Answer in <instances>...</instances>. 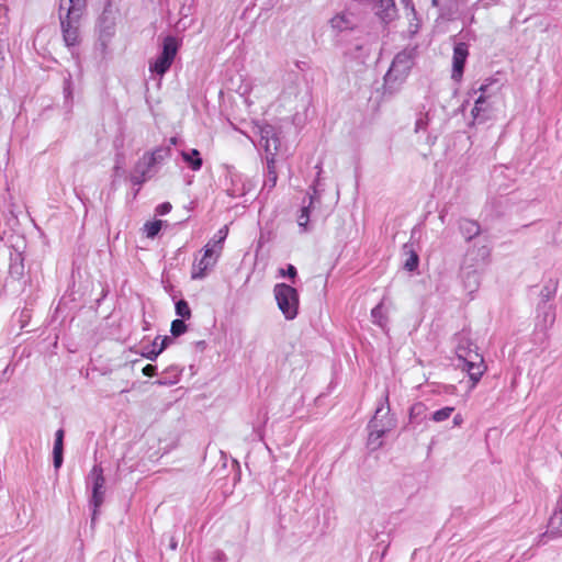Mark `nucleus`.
Returning <instances> with one entry per match:
<instances>
[{
	"label": "nucleus",
	"mask_w": 562,
	"mask_h": 562,
	"mask_svg": "<svg viewBox=\"0 0 562 562\" xmlns=\"http://www.w3.org/2000/svg\"><path fill=\"white\" fill-rule=\"evenodd\" d=\"M170 144L176 145L177 144V138L176 137L170 138Z\"/></svg>",
	"instance_id": "obj_43"
},
{
	"label": "nucleus",
	"mask_w": 562,
	"mask_h": 562,
	"mask_svg": "<svg viewBox=\"0 0 562 562\" xmlns=\"http://www.w3.org/2000/svg\"><path fill=\"white\" fill-rule=\"evenodd\" d=\"M88 481L91 483V501L92 506V521L95 520L98 510L103 504L105 495V479L103 470L100 465H94L88 475Z\"/></svg>",
	"instance_id": "obj_7"
},
{
	"label": "nucleus",
	"mask_w": 562,
	"mask_h": 562,
	"mask_svg": "<svg viewBox=\"0 0 562 562\" xmlns=\"http://www.w3.org/2000/svg\"><path fill=\"white\" fill-rule=\"evenodd\" d=\"M375 14L385 23L396 16V8L393 0H379L375 5Z\"/></svg>",
	"instance_id": "obj_13"
},
{
	"label": "nucleus",
	"mask_w": 562,
	"mask_h": 562,
	"mask_svg": "<svg viewBox=\"0 0 562 562\" xmlns=\"http://www.w3.org/2000/svg\"><path fill=\"white\" fill-rule=\"evenodd\" d=\"M469 56L468 45L465 43H458L453 48L452 56V74L451 78L460 81L463 75L464 64Z\"/></svg>",
	"instance_id": "obj_10"
},
{
	"label": "nucleus",
	"mask_w": 562,
	"mask_h": 562,
	"mask_svg": "<svg viewBox=\"0 0 562 562\" xmlns=\"http://www.w3.org/2000/svg\"><path fill=\"white\" fill-rule=\"evenodd\" d=\"M314 203V196L310 198V204L306 206H303L301 209V212L297 216V225L302 229V232H307V224L310 222V209Z\"/></svg>",
	"instance_id": "obj_18"
},
{
	"label": "nucleus",
	"mask_w": 562,
	"mask_h": 562,
	"mask_svg": "<svg viewBox=\"0 0 562 562\" xmlns=\"http://www.w3.org/2000/svg\"><path fill=\"white\" fill-rule=\"evenodd\" d=\"M203 251L202 258L192 266V279H203L207 271L216 265L221 255L220 249H215V244L212 243H207Z\"/></svg>",
	"instance_id": "obj_8"
},
{
	"label": "nucleus",
	"mask_w": 562,
	"mask_h": 562,
	"mask_svg": "<svg viewBox=\"0 0 562 562\" xmlns=\"http://www.w3.org/2000/svg\"><path fill=\"white\" fill-rule=\"evenodd\" d=\"M85 12L72 13L65 10V3L60 2L59 22L64 44L67 47H74L80 44V21Z\"/></svg>",
	"instance_id": "obj_2"
},
{
	"label": "nucleus",
	"mask_w": 562,
	"mask_h": 562,
	"mask_svg": "<svg viewBox=\"0 0 562 562\" xmlns=\"http://www.w3.org/2000/svg\"><path fill=\"white\" fill-rule=\"evenodd\" d=\"M385 435V428H379V429H369V437H368V445L372 449H378L381 447V438Z\"/></svg>",
	"instance_id": "obj_20"
},
{
	"label": "nucleus",
	"mask_w": 562,
	"mask_h": 562,
	"mask_svg": "<svg viewBox=\"0 0 562 562\" xmlns=\"http://www.w3.org/2000/svg\"><path fill=\"white\" fill-rule=\"evenodd\" d=\"M555 321V312L552 307H548L543 311V325L544 327H551Z\"/></svg>",
	"instance_id": "obj_32"
},
{
	"label": "nucleus",
	"mask_w": 562,
	"mask_h": 562,
	"mask_svg": "<svg viewBox=\"0 0 562 562\" xmlns=\"http://www.w3.org/2000/svg\"><path fill=\"white\" fill-rule=\"evenodd\" d=\"M431 3L432 5L437 7L439 4V0H432Z\"/></svg>",
	"instance_id": "obj_44"
},
{
	"label": "nucleus",
	"mask_w": 562,
	"mask_h": 562,
	"mask_svg": "<svg viewBox=\"0 0 562 562\" xmlns=\"http://www.w3.org/2000/svg\"><path fill=\"white\" fill-rule=\"evenodd\" d=\"M453 411H454V408L450 407V406L440 408L432 413L431 419L436 423H441L443 420H447L451 416Z\"/></svg>",
	"instance_id": "obj_26"
},
{
	"label": "nucleus",
	"mask_w": 562,
	"mask_h": 562,
	"mask_svg": "<svg viewBox=\"0 0 562 562\" xmlns=\"http://www.w3.org/2000/svg\"><path fill=\"white\" fill-rule=\"evenodd\" d=\"M161 225H162L161 221H154V222L146 223L144 225V231L146 233V236L148 238H154L161 229Z\"/></svg>",
	"instance_id": "obj_27"
},
{
	"label": "nucleus",
	"mask_w": 562,
	"mask_h": 562,
	"mask_svg": "<svg viewBox=\"0 0 562 562\" xmlns=\"http://www.w3.org/2000/svg\"><path fill=\"white\" fill-rule=\"evenodd\" d=\"M171 210V204L169 202L161 203L157 206L156 213L159 215H165L169 213Z\"/></svg>",
	"instance_id": "obj_36"
},
{
	"label": "nucleus",
	"mask_w": 562,
	"mask_h": 562,
	"mask_svg": "<svg viewBox=\"0 0 562 562\" xmlns=\"http://www.w3.org/2000/svg\"><path fill=\"white\" fill-rule=\"evenodd\" d=\"M176 313L178 316L182 318L191 317V310L189 307V304L184 300H180L176 303Z\"/></svg>",
	"instance_id": "obj_28"
},
{
	"label": "nucleus",
	"mask_w": 562,
	"mask_h": 562,
	"mask_svg": "<svg viewBox=\"0 0 562 562\" xmlns=\"http://www.w3.org/2000/svg\"><path fill=\"white\" fill-rule=\"evenodd\" d=\"M414 65V50L404 49L396 54L384 76L385 89L397 90L408 77Z\"/></svg>",
	"instance_id": "obj_1"
},
{
	"label": "nucleus",
	"mask_w": 562,
	"mask_h": 562,
	"mask_svg": "<svg viewBox=\"0 0 562 562\" xmlns=\"http://www.w3.org/2000/svg\"><path fill=\"white\" fill-rule=\"evenodd\" d=\"M371 317L372 322L380 327H385L387 323V316L383 310V303L378 304L372 311H371Z\"/></svg>",
	"instance_id": "obj_19"
},
{
	"label": "nucleus",
	"mask_w": 562,
	"mask_h": 562,
	"mask_svg": "<svg viewBox=\"0 0 562 562\" xmlns=\"http://www.w3.org/2000/svg\"><path fill=\"white\" fill-rule=\"evenodd\" d=\"M55 439L56 440H64V430L63 429H58L55 434Z\"/></svg>",
	"instance_id": "obj_42"
},
{
	"label": "nucleus",
	"mask_w": 562,
	"mask_h": 562,
	"mask_svg": "<svg viewBox=\"0 0 562 562\" xmlns=\"http://www.w3.org/2000/svg\"><path fill=\"white\" fill-rule=\"evenodd\" d=\"M273 294L279 310L282 312L286 319H293L299 311V294L297 291L285 283H278L273 288Z\"/></svg>",
	"instance_id": "obj_5"
},
{
	"label": "nucleus",
	"mask_w": 562,
	"mask_h": 562,
	"mask_svg": "<svg viewBox=\"0 0 562 562\" xmlns=\"http://www.w3.org/2000/svg\"><path fill=\"white\" fill-rule=\"evenodd\" d=\"M63 440H56L54 442L53 456H54V467L58 470L63 464Z\"/></svg>",
	"instance_id": "obj_24"
},
{
	"label": "nucleus",
	"mask_w": 562,
	"mask_h": 562,
	"mask_svg": "<svg viewBox=\"0 0 562 562\" xmlns=\"http://www.w3.org/2000/svg\"><path fill=\"white\" fill-rule=\"evenodd\" d=\"M425 412V405L423 403H415L409 409V418L415 419L423 415Z\"/></svg>",
	"instance_id": "obj_33"
},
{
	"label": "nucleus",
	"mask_w": 562,
	"mask_h": 562,
	"mask_svg": "<svg viewBox=\"0 0 562 562\" xmlns=\"http://www.w3.org/2000/svg\"><path fill=\"white\" fill-rule=\"evenodd\" d=\"M170 547H171V549H173V550H175V549H176V547H177V543H176V542H172V543L170 544Z\"/></svg>",
	"instance_id": "obj_45"
},
{
	"label": "nucleus",
	"mask_w": 562,
	"mask_h": 562,
	"mask_svg": "<svg viewBox=\"0 0 562 562\" xmlns=\"http://www.w3.org/2000/svg\"><path fill=\"white\" fill-rule=\"evenodd\" d=\"M330 26L338 31L342 32L346 30H351L353 27V20L351 14L349 13H338L330 19Z\"/></svg>",
	"instance_id": "obj_14"
},
{
	"label": "nucleus",
	"mask_w": 562,
	"mask_h": 562,
	"mask_svg": "<svg viewBox=\"0 0 562 562\" xmlns=\"http://www.w3.org/2000/svg\"><path fill=\"white\" fill-rule=\"evenodd\" d=\"M3 65H4V52H3L2 41L0 40V69L3 67Z\"/></svg>",
	"instance_id": "obj_41"
},
{
	"label": "nucleus",
	"mask_w": 562,
	"mask_h": 562,
	"mask_svg": "<svg viewBox=\"0 0 562 562\" xmlns=\"http://www.w3.org/2000/svg\"><path fill=\"white\" fill-rule=\"evenodd\" d=\"M227 235H228V227L223 226L222 228L218 229V232L214 235V237L209 243L215 244V249H220V254H221L222 249H223V243L226 239Z\"/></svg>",
	"instance_id": "obj_23"
},
{
	"label": "nucleus",
	"mask_w": 562,
	"mask_h": 562,
	"mask_svg": "<svg viewBox=\"0 0 562 562\" xmlns=\"http://www.w3.org/2000/svg\"><path fill=\"white\" fill-rule=\"evenodd\" d=\"M457 356L459 361L458 367L469 374L472 381V387H474L485 371L482 356L462 346L457 348Z\"/></svg>",
	"instance_id": "obj_4"
},
{
	"label": "nucleus",
	"mask_w": 562,
	"mask_h": 562,
	"mask_svg": "<svg viewBox=\"0 0 562 562\" xmlns=\"http://www.w3.org/2000/svg\"><path fill=\"white\" fill-rule=\"evenodd\" d=\"M259 134L261 145L263 146L266 153L269 154L270 157H274L280 142L276 135L273 126L270 124L259 126Z\"/></svg>",
	"instance_id": "obj_11"
},
{
	"label": "nucleus",
	"mask_w": 562,
	"mask_h": 562,
	"mask_svg": "<svg viewBox=\"0 0 562 562\" xmlns=\"http://www.w3.org/2000/svg\"><path fill=\"white\" fill-rule=\"evenodd\" d=\"M182 159L190 166L193 171H198L202 167V159L198 149H191V151H182Z\"/></svg>",
	"instance_id": "obj_17"
},
{
	"label": "nucleus",
	"mask_w": 562,
	"mask_h": 562,
	"mask_svg": "<svg viewBox=\"0 0 562 562\" xmlns=\"http://www.w3.org/2000/svg\"><path fill=\"white\" fill-rule=\"evenodd\" d=\"M480 0H451L452 15L449 19L456 16L461 18L467 23L474 22V9L477 7Z\"/></svg>",
	"instance_id": "obj_9"
},
{
	"label": "nucleus",
	"mask_w": 562,
	"mask_h": 562,
	"mask_svg": "<svg viewBox=\"0 0 562 562\" xmlns=\"http://www.w3.org/2000/svg\"><path fill=\"white\" fill-rule=\"evenodd\" d=\"M428 124H429L428 113L419 114V116L416 119V122H415V132L425 131L427 128Z\"/></svg>",
	"instance_id": "obj_31"
},
{
	"label": "nucleus",
	"mask_w": 562,
	"mask_h": 562,
	"mask_svg": "<svg viewBox=\"0 0 562 562\" xmlns=\"http://www.w3.org/2000/svg\"><path fill=\"white\" fill-rule=\"evenodd\" d=\"M157 368L153 364H147L143 368V373L146 376H154L156 374Z\"/></svg>",
	"instance_id": "obj_38"
},
{
	"label": "nucleus",
	"mask_w": 562,
	"mask_h": 562,
	"mask_svg": "<svg viewBox=\"0 0 562 562\" xmlns=\"http://www.w3.org/2000/svg\"><path fill=\"white\" fill-rule=\"evenodd\" d=\"M169 155V147H157L153 151L145 153L135 166L132 181L135 184L143 183L148 177H150L151 169L157 164L164 161Z\"/></svg>",
	"instance_id": "obj_3"
},
{
	"label": "nucleus",
	"mask_w": 562,
	"mask_h": 562,
	"mask_svg": "<svg viewBox=\"0 0 562 562\" xmlns=\"http://www.w3.org/2000/svg\"><path fill=\"white\" fill-rule=\"evenodd\" d=\"M267 166H268V179L266 182V186H269L270 188H273L277 183V172L274 170V157H268L267 158Z\"/></svg>",
	"instance_id": "obj_25"
},
{
	"label": "nucleus",
	"mask_w": 562,
	"mask_h": 562,
	"mask_svg": "<svg viewBox=\"0 0 562 562\" xmlns=\"http://www.w3.org/2000/svg\"><path fill=\"white\" fill-rule=\"evenodd\" d=\"M64 93H65L66 98H71V95H72V86H71L70 76L67 79H65Z\"/></svg>",
	"instance_id": "obj_37"
},
{
	"label": "nucleus",
	"mask_w": 562,
	"mask_h": 562,
	"mask_svg": "<svg viewBox=\"0 0 562 562\" xmlns=\"http://www.w3.org/2000/svg\"><path fill=\"white\" fill-rule=\"evenodd\" d=\"M485 89H486V86H481V87H480V91H481L482 93H484ZM485 101H486V98H485V95H484V94H481V95L475 100L474 106H473V109H472V111H471L472 116H473L474 119H479V116H480L481 112H484V111L486 110V109H485V106H484Z\"/></svg>",
	"instance_id": "obj_21"
},
{
	"label": "nucleus",
	"mask_w": 562,
	"mask_h": 562,
	"mask_svg": "<svg viewBox=\"0 0 562 562\" xmlns=\"http://www.w3.org/2000/svg\"><path fill=\"white\" fill-rule=\"evenodd\" d=\"M394 427V419L390 416V409L376 408L375 415L369 424V429L385 428V434Z\"/></svg>",
	"instance_id": "obj_12"
},
{
	"label": "nucleus",
	"mask_w": 562,
	"mask_h": 562,
	"mask_svg": "<svg viewBox=\"0 0 562 562\" xmlns=\"http://www.w3.org/2000/svg\"><path fill=\"white\" fill-rule=\"evenodd\" d=\"M417 266H418V256L415 252H411V256L405 261V268L408 271H413L417 268Z\"/></svg>",
	"instance_id": "obj_34"
},
{
	"label": "nucleus",
	"mask_w": 562,
	"mask_h": 562,
	"mask_svg": "<svg viewBox=\"0 0 562 562\" xmlns=\"http://www.w3.org/2000/svg\"><path fill=\"white\" fill-rule=\"evenodd\" d=\"M561 521H562V512L560 513H554L552 515V517L550 518V521H549V525L552 529L554 530H560V527H561Z\"/></svg>",
	"instance_id": "obj_35"
},
{
	"label": "nucleus",
	"mask_w": 562,
	"mask_h": 562,
	"mask_svg": "<svg viewBox=\"0 0 562 562\" xmlns=\"http://www.w3.org/2000/svg\"><path fill=\"white\" fill-rule=\"evenodd\" d=\"M405 8L407 18L409 20L408 32L414 35L419 30V22L416 16L415 8L411 0H398Z\"/></svg>",
	"instance_id": "obj_15"
},
{
	"label": "nucleus",
	"mask_w": 562,
	"mask_h": 562,
	"mask_svg": "<svg viewBox=\"0 0 562 562\" xmlns=\"http://www.w3.org/2000/svg\"><path fill=\"white\" fill-rule=\"evenodd\" d=\"M168 341V337H164L162 339H160V337H156L153 341V349L143 352L142 356L150 361H155L157 357L165 350Z\"/></svg>",
	"instance_id": "obj_16"
},
{
	"label": "nucleus",
	"mask_w": 562,
	"mask_h": 562,
	"mask_svg": "<svg viewBox=\"0 0 562 562\" xmlns=\"http://www.w3.org/2000/svg\"><path fill=\"white\" fill-rule=\"evenodd\" d=\"M281 274H282V276H288V277H290V278H294V277L296 276V269H295V267H294V266L289 265V266H288L286 271L284 272V271L282 270V271H281Z\"/></svg>",
	"instance_id": "obj_39"
},
{
	"label": "nucleus",
	"mask_w": 562,
	"mask_h": 562,
	"mask_svg": "<svg viewBox=\"0 0 562 562\" xmlns=\"http://www.w3.org/2000/svg\"><path fill=\"white\" fill-rule=\"evenodd\" d=\"M463 424V417L461 414H457L453 417V426L460 427Z\"/></svg>",
	"instance_id": "obj_40"
},
{
	"label": "nucleus",
	"mask_w": 562,
	"mask_h": 562,
	"mask_svg": "<svg viewBox=\"0 0 562 562\" xmlns=\"http://www.w3.org/2000/svg\"><path fill=\"white\" fill-rule=\"evenodd\" d=\"M461 228L465 231L468 238H472L473 236L479 234V226L471 221H464L461 225Z\"/></svg>",
	"instance_id": "obj_30"
},
{
	"label": "nucleus",
	"mask_w": 562,
	"mask_h": 562,
	"mask_svg": "<svg viewBox=\"0 0 562 562\" xmlns=\"http://www.w3.org/2000/svg\"><path fill=\"white\" fill-rule=\"evenodd\" d=\"M186 330H187V325L184 324V322L182 319H175L171 323L170 331L173 336H176V337L180 336L183 333H186Z\"/></svg>",
	"instance_id": "obj_29"
},
{
	"label": "nucleus",
	"mask_w": 562,
	"mask_h": 562,
	"mask_svg": "<svg viewBox=\"0 0 562 562\" xmlns=\"http://www.w3.org/2000/svg\"><path fill=\"white\" fill-rule=\"evenodd\" d=\"M178 52V42L175 37L168 36L164 40L162 50L159 56L149 64V70L158 76H164L170 68Z\"/></svg>",
	"instance_id": "obj_6"
},
{
	"label": "nucleus",
	"mask_w": 562,
	"mask_h": 562,
	"mask_svg": "<svg viewBox=\"0 0 562 562\" xmlns=\"http://www.w3.org/2000/svg\"><path fill=\"white\" fill-rule=\"evenodd\" d=\"M65 3V10H70L72 13L85 12L87 8V0H61Z\"/></svg>",
	"instance_id": "obj_22"
},
{
	"label": "nucleus",
	"mask_w": 562,
	"mask_h": 562,
	"mask_svg": "<svg viewBox=\"0 0 562 562\" xmlns=\"http://www.w3.org/2000/svg\"><path fill=\"white\" fill-rule=\"evenodd\" d=\"M384 400H385V402H387V400H389V395H387V393L385 394Z\"/></svg>",
	"instance_id": "obj_46"
}]
</instances>
